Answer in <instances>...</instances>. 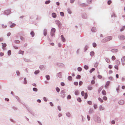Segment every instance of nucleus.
Returning <instances> with one entry per match:
<instances>
[{"label": "nucleus", "instance_id": "603ef678", "mask_svg": "<svg viewBox=\"0 0 125 125\" xmlns=\"http://www.w3.org/2000/svg\"><path fill=\"white\" fill-rule=\"evenodd\" d=\"M50 0H48L47 1H46L45 2V3L46 4H48L50 3Z\"/></svg>", "mask_w": 125, "mask_h": 125}, {"label": "nucleus", "instance_id": "f3484780", "mask_svg": "<svg viewBox=\"0 0 125 125\" xmlns=\"http://www.w3.org/2000/svg\"><path fill=\"white\" fill-rule=\"evenodd\" d=\"M61 37L62 38V41L63 42H64L65 41V40L64 38L63 37V35H62L61 36Z\"/></svg>", "mask_w": 125, "mask_h": 125}, {"label": "nucleus", "instance_id": "f704fd0d", "mask_svg": "<svg viewBox=\"0 0 125 125\" xmlns=\"http://www.w3.org/2000/svg\"><path fill=\"white\" fill-rule=\"evenodd\" d=\"M106 61L107 62V63H109L110 62V59L108 58H106L105 59Z\"/></svg>", "mask_w": 125, "mask_h": 125}, {"label": "nucleus", "instance_id": "4d7b16f0", "mask_svg": "<svg viewBox=\"0 0 125 125\" xmlns=\"http://www.w3.org/2000/svg\"><path fill=\"white\" fill-rule=\"evenodd\" d=\"M112 3V1L110 0H109L108 1L107 3L108 5H110Z\"/></svg>", "mask_w": 125, "mask_h": 125}, {"label": "nucleus", "instance_id": "72a5a7b5", "mask_svg": "<svg viewBox=\"0 0 125 125\" xmlns=\"http://www.w3.org/2000/svg\"><path fill=\"white\" fill-rule=\"evenodd\" d=\"M39 72H40V71L39 70H37L36 71L34 72V73L36 74H38V73H39Z\"/></svg>", "mask_w": 125, "mask_h": 125}, {"label": "nucleus", "instance_id": "338daca9", "mask_svg": "<svg viewBox=\"0 0 125 125\" xmlns=\"http://www.w3.org/2000/svg\"><path fill=\"white\" fill-rule=\"evenodd\" d=\"M74 84L76 85H77L78 84V82H74Z\"/></svg>", "mask_w": 125, "mask_h": 125}, {"label": "nucleus", "instance_id": "ea45409f", "mask_svg": "<svg viewBox=\"0 0 125 125\" xmlns=\"http://www.w3.org/2000/svg\"><path fill=\"white\" fill-rule=\"evenodd\" d=\"M87 93H85V95L84 97V98L85 99H86L87 98Z\"/></svg>", "mask_w": 125, "mask_h": 125}, {"label": "nucleus", "instance_id": "c9c22d12", "mask_svg": "<svg viewBox=\"0 0 125 125\" xmlns=\"http://www.w3.org/2000/svg\"><path fill=\"white\" fill-rule=\"evenodd\" d=\"M66 115L68 117L70 116V114L69 112H67L66 113Z\"/></svg>", "mask_w": 125, "mask_h": 125}, {"label": "nucleus", "instance_id": "6e6552de", "mask_svg": "<svg viewBox=\"0 0 125 125\" xmlns=\"http://www.w3.org/2000/svg\"><path fill=\"white\" fill-rule=\"evenodd\" d=\"M108 41H109V40H108V39H107L106 37L103 39L102 42H105Z\"/></svg>", "mask_w": 125, "mask_h": 125}, {"label": "nucleus", "instance_id": "f257e3e1", "mask_svg": "<svg viewBox=\"0 0 125 125\" xmlns=\"http://www.w3.org/2000/svg\"><path fill=\"white\" fill-rule=\"evenodd\" d=\"M94 119L96 122L98 123H100L101 122V120L100 118L96 115L94 116Z\"/></svg>", "mask_w": 125, "mask_h": 125}, {"label": "nucleus", "instance_id": "13d9d810", "mask_svg": "<svg viewBox=\"0 0 125 125\" xmlns=\"http://www.w3.org/2000/svg\"><path fill=\"white\" fill-rule=\"evenodd\" d=\"M60 15L62 16H64V13L62 12H60Z\"/></svg>", "mask_w": 125, "mask_h": 125}, {"label": "nucleus", "instance_id": "cd10ccee", "mask_svg": "<svg viewBox=\"0 0 125 125\" xmlns=\"http://www.w3.org/2000/svg\"><path fill=\"white\" fill-rule=\"evenodd\" d=\"M77 101L79 102H81L82 101V100L81 98L80 97H78L77 99Z\"/></svg>", "mask_w": 125, "mask_h": 125}, {"label": "nucleus", "instance_id": "de8ad7c7", "mask_svg": "<svg viewBox=\"0 0 125 125\" xmlns=\"http://www.w3.org/2000/svg\"><path fill=\"white\" fill-rule=\"evenodd\" d=\"M90 54L91 56H93L94 54V52H90Z\"/></svg>", "mask_w": 125, "mask_h": 125}, {"label": "nucleus", "instance_id": "ddd939ff", "mask_svg": "<svg viewBox=\"0 0 125 125\" xmlns=\"http://www.w3.org/2000/svg\"><path fill=\"white\" fill-rule=\"evenodd\" d=\"M111 51L113 52H117L118 51V50L116 49H113L111 50Z\"/></svg>", "mask_w": 125, "mask_h": 125}, {"label": "nucleus", "instance_id": "0e129e2a", "mask_svg": "<svg viewBox=\"0 0 125 125\" xmlns=\"http://www.w3.org/2000/svg\"><path fill=\"white\" fill-rule=\"evenodd\" d=\"M83 82L81 81H80L79 82V84L80 85H81L83 84Z\"/></svg>", "mask_w": 125, "mask_h": 125}, {"label": "nucleus", "instance_id": "5701e85b", "mask_svg": "<svg viewBox=\"0 0 125 125\" xmlns=\"http://www.w3.org/2000/svg\"><path fill=\"white\" fill-rule=\"evenodd\" d=\"M98 100L100 101L101 103H102L103 102V100L100 97L98 98Z\"/></svg>", "mask_w": 125, "mask_h": 125}, {"label": "nucleus", "instance_id": "58836bf2", "mask_svg": "<svg viewBox=\"0 0 125 125\" xmlns=\"http://www.w3.org/2000/svg\"><path fill=\"white\" fill-rule=\"evenodd\" d=\"M95 69L94 68H92L91 69L90 71V73H92V72L94 71L95 70Z\"/></svg>", "mask_w": 125, "mask_h": 125}, {"label": "nucleus", "instance_id": "423d86ee", "mask_svg": "<svg viewBox=\"0 0 125 125\" xmlns=\"http://www.w3.org/2000/svg\"><path fill=\"white\" fill-rule=\"evenodd\" d=\"M124 103V101L123 100H120L118 102L119 104L120 105H122Z\"/></svg>", "mask_w": 125, "mask_h": 125}, {"label": "nucleus", "instance_id": "69168bd1", "mask_svg": "<svg viewBox=\"0 0 125 125\" xmlns=\"http://www.w3.org/2000/svg\"><path fill=\"white\" fill-rule=\"evenodd\" d=\"M16 73H17V75H19L20 74V73L19 71H17L16 72Z\"/></svg>", "mask_w": 125, "mask_h": 125}, {"label": "nucleus", "instance_id": "a878e982", "mask_svg": "<svg viewBox=\"0 0 125 125\" xmlns=\"http://www.w3.org/2000/svg\"><path fill=\"white\" fill-rule=\"evenodd\" d=\"M23 83L24 84H26L27 83V81L26 80V79H24Z\"/></svg>", "mask_w": 125, "mask_h": 125}, {"label": "nucleus", "instance_id": "dca6fc26", "mask_svg": "<svg viewBox=\"0 0 125 125\" xmlns=\"http://www.w3.org/2000/svg\"><path fill=\"white\" fill-rule=\"evenodd\" d=\"M43 34L45 36H46L47 34V30L45 29H44L43 31Z\"/></svg>", "mask_w": 125, "mask_h": 125}, {"label": "nucleus", "instance_id": "774afa93", "mask_svg": "<svg viewBox=\"0 0 125 125\" xmlns=\"http://www.w3.org/2000/svg\"><path fill=\"white\" fill-rule=\"evenodd\" d=\"M97 77L98 78H102V76L100 75H98L97 76Z\"/></svg>", "mask_w": 125, "mask_h": 125}, {"label": "nucleus", "instance_id": "6ab92c4d", "mask_svg": "<svg viewBox=\"0 0 125 125\" xmlns=\"http://www.w3.org/2000/svg\"><path fill=\"white\" fill-rule=\"evenodd\" d=\"M50 79H46V80L44 82L45 84H47V83H49V82L48 81H49Z\"/></svg>", "mask_w": 125, "mask_h": 125}, {"label": "nucleus", "instance_id": "473e14b6", "mask_svg": "<svg viewBox=\"0 0 125 125\" xmlns=\"http://www.w3.org/2000/svg\"><path fill=\"white\" fill-rule=\"evenodd\" d=\"M112 60L113 61H114L116 59V58L114 56H113L111 58Z\"/></svg>", "mask_w": 125, "mask_h": 125}, {"label": "nucleus", "instance_id": "bb28decb", "mask_svg": "<svg viewBox=\"0 0 125 125\" xmlns=\"http://www.w3.org/2000/svg\"><path fill=\"white\" fill-rule=\"evenodd\" d=\"M56 91L58 92L59 93V92L60 91V89L58 87H57L56 88Z\"/></svg>", "mask_w": 125, "mask_h": 125}, {"label": "nucleus", "instance_id": "8fccbe9b", "mask_svg": "<svg viewBox=\"0 0 125 125\" xmlns=\"http://www.w3.org/2000/svg\"><path fill=\"white\" fill-rule=\"evenodd\" d=\"M2 28H5L7 27L6 25H4V24H2Z\"/></svg>", "mask_w": 125, "mask_h": 125}, {"label": "nucleus", "instance_id": "393cba45", "mask_svg": "<svg viewBox=\"0 0 125 125\" xmlns=\"http://www.w3.org/2000/svg\"><path fill=\"white\" fill-rule=\"evenodd\" d=\"M106 38L108 39V40L110 41V40H111L112 39V37L111 36H109L106 37Z\"/></svg>", "mask_w": 125, "mask_h": 125}, {"label": "nucleus", "instance_id": "a18cd8bd", "mask_svg": "<svg viewBox=\"0 0 125 125\" xmlns=\"http://www.w3.org/2000/svg\"><path fill=\"white\" fill-rule=\"evenodd\" d=\"M84 68L85 69L87 70L88 68V66H87L86 65H85L84 66Z\"/></svg>", "mask_w": 125, "mask_h": 125}, {"label": "nucleus", "instance_id": "1a4fd4ad", "mask_svg": "<svg viewBox=\"0 0 125 125\" xmlns=\"http://www.w3.org/2000/svg\"><path fill=\"white\" fill-rule=\"evenodd\" d=\"M108 41H109V40H108V39H107L106 37L103 39L102 42H105Z\"/></svg>", "mask_w": 125, "mask_h": 125}, {"label": "nucleus", "instance_id": "bf43d9fd", "mask_svg": "<svg viewBox=\"0 0 125 125\" xmlns=\"http://www.w3.org/2000/svg\"><path fill=\"white\" fill-rule=\"evenodd\" d=\"M11 52L9 50V51H8V55H10L11 54Z\"/></svg>", "mask_w": 125, "mask_h": 125}, {"label": "nucleus", "instance_id": "b1692460", "mask_svg": "<svg viewBox=\"0 0 125 125\" xmlns=\"http://www.w3.org/2000/svg\"><path fill=\"white\" fill-rule=\"evenodd\" d=\"M103 88V87L102 86H101L98 89V92L99 93H100V92L101 91V90H102Z\"/></svg>", "mask_w": 125, "mask_h": 125}, {"label": "nucleus", "instance_id": "9d476101", "mask_svg": "<svg viewBox=\"0 0 125 125\" xmlns=\"http://www.w3.org/2000/svg\"><path fill=\"white\" fill-rule=\"evenodd\" d=\"M102 94L104 95H106V93L105 91L104 90H103L102 92Z\"/></svg>", "mask_w": 125, "mask_h": 125}, {"label": "nucleus", "instance_id": "2f4dec72", "mask_svg": "<svg viewBox=\"0 0 125 125\" xmlns=\"http://www.w3.org/2000/svg\"><path fill=\"white\" fill-rule=\"evenodd\" d=\"M33 90L34 92H36L37 91L38 89L37 88L34 87L33 88Z\"/></svg>", "mask_w": 125, "mask_h": 125}, {"label": "nucleus", "instance_id": "0eeeda50", "mask_svg": "<svg viewBox=\"0 0 125 125\" xmlns=\"http://www.w3.org/2000/svg\"><path fill=\"white\" fill-rule=\"evenodd\" d=\"M110 83V82L109 81H108L107 82L106 84L104 86L106 88H107V86L108 85H109Z\"/></svg>", "mask_w": 125, "mask_h": 125}, {"label": "nucleus", "instance_id": "20e7f679", "mask_svg": "<svg viewBox=\"0 0 125 125\" xmlns=\"http://www.w3.org/2000/svg\"><path fill=\"white\" fill-rule=\"evenodd\" d=\"M119 38L120 40H123L125 39V37L123 35H120L119 36Z\"/></svg>", "mask_w": 125, "mask_h": 125}, {"label": "nucleus", "instance_id": "052dcab7", "mask_svg": "<svg viewBox=\"0 0 125 125\" xmlns=\"http://www.w3.org/2000/svg\"><path fill=\"white\" fill-rule=\"evenodd\" d=\"M93 46L94 47H96V44L95 43H93Z\"/></svg>", "mask_w": 125, "mask_h": 125}, {"label": "nucleus", "instance_id": "37998d69", "mask_svg": "<svg viewBox=\"0 0 125 125\" xmlns=\"http://www.w3.org/2000/svg\"><path fill=\"white\" fill-rule=\"evenodd\" d=\"M16 98L19 102H20V100L19 97L17 96H16L15 97Z\"/></svg>", "mask_w": 125, "mask_h": 125}, {"label": "nucleus", "instance_id": "c85d7f7f", "mask_svg": "<svg viewBox=\"0 0 125 125\" xmlns=\"http://www.w3.org/2000/svg\"><path fill=\"white\" fill-rule=\"evenodd\" d=\"M94 107L95 109H97V105L95 104H94Z\"/></svg>", "mask_w": 125, "mask_h": 125}, {"label": "nucleus", "instance_id": "49530a36", "mask_svg": "<svg viewBox=\"0 0 125 125\" xmlns=\"http://www.w3.org/2000/svg\"><path fill=\"white\" fill-rule=\"evenodd\" d=\"M71 98V96L70 95H68L67 97V99H70Z\"/></svg>", "mask_w": 125, "mask_h": 125}, {"label": "nucleus", "instance_id": "412c9836", "mask_svg": "<svg viewBox=\"0 0 125 125\" xmlns=\"http://www.w3.org/2000/svg\"><path fill=\"white\" fill-rule=\"evenodd\" d=\"M57 24L59 27H61L62 25V24L59 21L57 22Z\"/></svg>", "mask_w": 125, "mask_h": 125}, {"label": "nucleus", "instance_id": "4468645a", "mask_svg": "<svg viewBox=\"0 0 125 125\" xmlns=\"http://www.w3.org/2000/svg\"><path fill=\"white\" fill-rule=\"evenodd\" d=\"M94 112V111L92 108H90L89 111V114H92Z\"/></svg>", "mask_w": 125, "mask_h": 125}, {"label": "nucleus", "instance_id": "79ce46f5", "mask_svg": "<svg viewBox=\"0 0 125 125\" xmlns=\"http://www.w3.org/2000/svg\"><path fill=\"white\" fill-rule=\"evenodd\" d=\"M125 28V26H124L122 27L120 30L121 31H123Z\"/></svg>", "mask_w": 125, "mask_h": 125}, {"label": "nucleus", "instance_id": "4be33fe9", "mask_svg": "<svg viewBox=\"0 0 125 125\" xmlns=\"http://www.w3.org/2000/svg\"><path fill=\"white\" fill-rule=\"evenodd\" d=\"M115 62L116 64L117 65H119L120 64V62L118 60H117L115 61Z\"/></svg>", "mask_w": 125, "mask_h": 125}, {"label": "nucleus", "instance_id": "5fc2aeb1", "mask_svg": "<svg viewBox=\"0 0 125 125\" xmlns=\"http://www.w3.org/2000/svg\"><path fill=\"white\" fill-rule=\"evenodd\" d=\"M15 26V24L13 23L10 26V27L11 28H12Z\"/></svg>", "mask_w": 125, "mask_h": 125}, {"label": "nucleus", "instance_id": "a211bd4d", "mask_svg": "<svg viewBox=\"0 0 125 125\" xmlns=\"http://www.w3.org/2000/svg\"><path fill=\"white\" fill-rule=\"evenodd\" d=\"M92 31L93 32H95L96 31V29L94 27H93L92 29Z\"/></svg>", "mask_w": 125, "mask_h": 125}, {"label": "nucleus", "instance_id": "c756f323", "mask_svg": "<svg viewBox=\"0 0 125 125\" xmlns=\"http://www.w3.org/2000/svg\"><path fill=\"white\" fill-rule=\"evenodd\" d=\"M30 34L32 35V37L34 36V33L33 31H32L31 32Z\"/></svg>", "mask_w": 125, "mask_h": 125}, {"label": "nucleus", "instance_id": "e2e57ef3", "mask_svg": "<svg viewBox=\"0 0 125 125\" xmlns=\"http://www.w3.org/2000/svg\"><path fill=\"white\" fill-rule=\"evenodd\" d=\"M87 117L88 120L89 121L90 120V117L88 115H87Z\"/></svg>", "mask_w": 125, "mask_h": 125}, {"label": "nucleus", "instance_id": "680f3d73", "mask_svg": "<svg viewBox=\"0 0 125 125\" xmlns=\"http://www.w3.org/2000/svg\"><path fill=\"white\" fill-rule=\"evenodd\" d=\"M114 67L117 70H118V66L117 65H115L114 66Z\"/></svg>", "mask_w": 125, "mask_h": 125}, {"label": "nucleus", "instance_id": "a19ab883", "mask_svg": "<svg viewBox=\"0 0 125 125\" xmlns=\"http://www.w3.org/2000/svg\"><path fill=\"white\" fill-rule=\"evenodd\" d=\"M24 53V51H22L21 50H20L19 51V53L21 54H23V53Z\"/></svg>", "mask_w": 125, "mask_h": 125}, {"label": "nucleus", "instance_id": "09e8293b", "mask_svg": "<svg viewBox=\"0 0 125 125\" xmlns=\"http://www.w3.org/2000/svg\"><path fill=\"white\" fill-rule=\"evenodd\" d=\"M87 103L89 104L90 105H91L92 104V102L90 101H88Z\"/></svg>", "mask_w": 125, "mask_h": 125}, {"label": "nucleus", "instance_id": "f03ea898", "mask_svg": "<svg viewBox=\"0 0 125 125\" xmlns=\"http://www.w3.org/2000/svg\"><path fill=\"white\" fill-rule=\"evenodd\" d=\"M65 92L63 90L61 91L60 94H61L60 96L62 98H64L65 97Z\"/></svg>", "mask_w": 125, "mask_h": 125}, {"label": "nucleus", "instance_id": "f8f14e48", "mask_svg": "<svg viewBox=\"0 0 125 125\" xmlns=\"http://www.w3.org/2000/svg\"><path fill=\"white\" fill-rule=\"evenodd\" d=\"M52 17L54 18H55L56 17V14L55 13H53L52 14Z\"/></svg>", "mask_w": 125, "mask_h": 125}, {"label": "nucleus", "instance_id": "3c124183", "mask_svg": "<svg viewBox=\"0 0 125 125\" xmlns=\"http://www.w3.org/2000/svg\"><path fill=\"white\" fill-rule=\"evenodd\" d=\"M103 99L104 100H106L107 99V97L105 96H104L103 98Z\"/></svg>", "mask_w": 125, "mask_h": 125}, {"label": "nucleus", "instance_id": "7c9ffc66", "mask_svg": "<svg viewBox=\"0 0 125 125\" xmlns=\"http://www.w3.org/2000/svg\"><path fill=\"white\" fill-rule=\"evenodd\" d=\"M122 62H124L125 60V57H123L121 59Z\"/></svg>", "mask_w": 125, "mask_h": 125}, {"label": "nucleus", "instance_id": "39448f33", "mask_svg": "<svg viewBox=\"0 0 125 125\" xmlns=\"http://www.w3.org/2000/svg\"><path fill=\"white\" fill-rule=\"evenodd\" d=\"M11 12L10 10H6L5 12V14L6 15H8Z\"/></svg>", "mask_w": 125, "mask_h": 125}, {"label": "nucleus", "instance_id": "6e6d98bb", "mask_svg": "<svg viewBox=\"0 0 125 125\" xmlns=\"http://www.w3.org/2000/svg\"><path fill=\"white\" fill-rule=\"evenodd\" d=\"M88 47L87 46H86L84 48V51L85 52L87 49Z\"/></svg>", "mask_w": 125, "mask_h": 125}, {"label": "nucleus", "instance_id": "e433bc0d", "mask_svg": "<svg viewBox=\"0 0 125 125\" xmlns=\"http://www.w3.org/2000/svg\"><path fill=\"white\" fill-rule=\"evenodd\" d=\"M43 99L44 101L46 102L47 101V98L45 97H44L43 98Z\"/></svg>", "mask_w": 125, "mask_h": 125}, {"label": "nucleus", "instance_id": "c03bdc74", "mask_svg": "<svg viewBox=\"0 0 125 125\" xmlns=\"http://www.w3.org/2000/svg\"><path fill=\"white\" fill-rule=\"evenodd\" d=\"M85 94L84 92V91H82L81 92V94L82 96H83Z\"/></svg>", "mask_w": 125, "mask_h": 125}, {"label": "nucleus", "instance_id": "7ed1b4c3", "mask_svg": "<svg viewBox=\"0 0 125 125\" xmlns=\"http://www.w3.org/2000/svg\"><path fill=\"white\" fill-rule=\"evenodd\" d=\"M55 31V29L53 28L52 29L51 31V35L52 36H53L54 34V33Z\"/></svg>", "mask_w": 125, "mask_h": 125}, {"label": "nucleus", "instance_id": "864d4df0", "mask_svg": "<svg viewBox=\"0 0 125 125\" xmlns=\"http://www.w3.org/2000/svg\"><path fill=\"white\" fill-rule=\"evenodd\" d=\"M79 71H82V69L80 67H78L77 69Z\"/></svg>", "mask_w": 125, "mask_h": 125}, {"label": "nucleus", "instance_id": "9b49d317", "mask_svg": "<svg viewBox=\"0 0 125 125\" xmlns=\"http://www.w3.org/2000/svg\"><path fill=\"white\" fill-rule=\"evenodd\" d=\"M99 109L100 111H101V110H104V108L102 107V106L101 105H100L99 106Z\"/></svg>", "mask_w": 125, "mask_h": 125}, {"label": "nucleus", "instance_id": "2eb2a0df", "mask_svg": "<svg viewBox=\"0 0 125 125\" xmlns=\"http://www.w3.org/2000/svg\"><path fill=\"white\" fill-rule=\"evenodd\" d=\"M2 48L4 50V48L6 47V43H2Z\"/></svg>", "mask_w": 125, "mask_h": 125}, {"label": "nucleus", "instance_id": "aec40b11", "mask_svg": "<svg viewBox=\"0 0 125 125\" xmlns=\"http://www.w3.org/2000/svg\"><path fill=\"white\" fill-rule=\"evenodd\" d=\"M75 94L76 95H78L79 94V92L78 91H76L75 92Z\"/></svg>", "mask_w": 125, "mask_h": 125}, {"label": "nucleus", "instance_id": "4c0bfd02", "mask_svg": "<svg viewBox=\"0 0 125 125\" xmlns=\"http://www.w3.org/2000/svg\"><path fill=\"white\" fill-rule=\"evenodd\" d=\"M88 90H91L93 89L92 87L91 86H88Z\"/></svg>", "mask_w": 125, "mask_h": 125}]
</instances>
